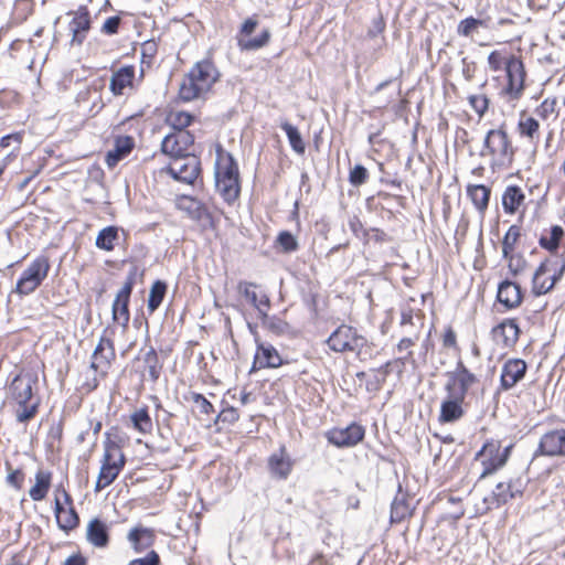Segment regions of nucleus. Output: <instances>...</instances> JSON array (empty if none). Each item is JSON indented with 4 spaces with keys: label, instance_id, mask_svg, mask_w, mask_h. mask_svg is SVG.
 <instances>
[{
    "label": "nucleus",
    "instance_id": "obj_1",
    "mask_svg": "<svg viewBox=\"0 0 565 565\" xmlns=\"http://www.w3.org/2000/svg\"><path fill=\"white\" fill-rule=\"evenodd\" d=\"M480 383L477 374L472 373L466 364L458 360L452 372L448 373L445 384L446 396L439 407V424H454L466 415V398L470 390Z\"/></svg>",
    "mask_w": 565,
    "mask_h": 565
},
{
    "label": "nucleus",
    "instance_id": "obj_2",
    "mask_svg": "<svg viewBox=\"0 0 565 565\" xmlns=\"http://www.w3.org/2000/svg\"><path fill=\"white\" fill-rule=\"evenodd\" d=\"M128 445L129 437L119 426H111L105 431L100 467L94 487L95 492L108 488L122 472L127 463L125 448Z\"/></svg>",
    "mask_w": 565,
    "mask_h": 565
},
{
    "label": "nucleus",
    "instance_id": "obj_3",
    "mask_svg": "<svg viewBox=\"0 0 565 565\" xmlns=\"http://www.w3.org/2000/svg\"><path fill=\"white\" fill-rule=\"evenodd\" d=\"M215 186L223 201L234 204L241 196L242 181L237 161L222 143L215 145Z\"/></svg>",
    "mask_w": 565,
    "mask_h": 565
},
{
    "label": "nucleus",
    "instance_id": "obj_4",
    "mask_svg": "<svg viewBox=\"0 0 565 565\" xmlns=\"http://www.w3.org/2000/svg\"><path fill=\"white\" fill-rule=\"evenodd\" d=\"M36 380L31 375L19 373L8 386L9 399L13 404L15 420L28 424L33 420L40 411V398L34 396Z\"/></svg>",
    "mask_w": 565,
    "mask_h": 565
},
{
    "label": "nucleus",
    "instance_id": "obj_5",
    "mask_svg": "<svg viewBox=\"0 0 565 565\" xmlns=\"http://www.w3.org/2000/svg\"><path fill=\"white\" fill-rule=\"evenodd\" d=\"M326 344L334 353H355L360 360H364L367 351L374 347L356 328L347 323L338 326Z\"/></svg>",
    "mask_w": 565,
    "mask_h": 565
},
{
    "label": "nucleus",
    "instance_id": "obj_6",
    "mask_svg": "<svg viewBox=\"0 0 565 565\" xmlns=\"http://www.w3.org/2000/svg\"><path fill=\"white\" fill-rule=\"evenodd\" d=\"M218 72L211 61H200L190 71L188 79L180 87V98L191 102L207 92L217 81Z\"/></svg>",
    "mask_w": 565,
    "mask_h": 565
},
{
    "label": "nucleus",
    "instance_id": "obj_7",
    "mask_svg": "<svg viewBox=\"0 0 565 565\" xmlns=\"http://www.w3.org/2000/svg\"><path fill=\"white\" fill-rule=\"evenodd\" d=\"M565 275V260L545 256L536 266L531 278V294L541 297L553 291Z\"/></svg>",
    "mask_w": 565,
    "mask_h": 565
},
{
    "label": "nucleus",
    "instance_id": "obj_8",
    "mask_svg": "<svg viewBox=\"0 0 565 565\" xmlns=\"http://www.w3.org/2000/svg\"><path fill=\"white\" fill-rule=\"evenodd\" d=\"M159 174L171 177L184 184L195 185L198 180L202 182L201 160L190 153L171 158L169 163L159 170Z\"/></svg>",
    "mask_w": 565,
    "mask_h": 565
},
{
    "label": "nucleus",
    "instance_id": "obj_9",
    "mask_svg": "<svg viewBox=\"0 0 565 565\" xmlns=\"http://www.w3.org/2000/svg\"><path fill=\"white\" fill-rule=\"evenodd\" d=\"M53 512L58 529L65 533H70L79 526L81 518L75 509L74 499L62 483L54 489Z\"/></svg>",
    "mask_w": 565,
    "mask_h": 565
},
{
    "label": "nucleus",
    "instance_id": "obj_10",
    "mask_svg": "<svg viewBox=\"0 0 565 565\" xmlns=\"http://www.w3.org/2000/svg\"><path fill=\"white\" fill-rule=\"evenodd\" d=\"M512 448L513 445L502 448L500 440L488 439L475 457L482 467L480 479L487 478L503 468L511 456Z\"/></svg>",
    "mask_w": 565,
    "mask_h": 565
},
{
    "label": "nucleus",
    "instance_id": "obj_11",
    "mask_svg": "<svg viewBox=\"0 0 565 565\" xmlns=\"http://www.w3.org/2000/svg\"><path fill=\"white\" fill-rule=\"evenodd\" d=\"M51 270V259L47 255L36 256L19 277L14 291L21 296L34 292L47 278Z\"/></svg>",
    "mask_w": 565,
    "mask_h": 565
},
{
    "label": "nucleus",
    "instance_id": "obj_12",
    "mask_svg": "<svg viewBox=\"0 0 565 565\" xmlns=\"http://www.w3.org/2000/svg\"><path fill=\"white\" fill-rule=\"evenodd\" d=\"M115 330L105 328L90 356V369L102 379L108 375L116 361Z\"/></svg>",
    "mask_w": 565,
    "mask_h": 565
},
{
    "label": "nucleus",
    "instance_id": "obj_13",
    "mask_svg": "<svg viewBox=\"0 0 565 565\" xmlns=\"http://www.w3.org/2000/svg\"><path fill=\"white\" fill-rule=\"evenodd\" d=\"M489 64L492 70H498L502 64L505 65L508 85L504 92L512 98L518 97L522 89L525 77L524 66L521 60L512 56L504 60L498 51H493L489 56Z\"/></svg>",
    "mask_w": 565,
    "mask_h": 565
},
{
    "label": "nucleus",
    "instance_id": "obj_14",
    "mask_svg": "<svg viewBox=\"0 0 565 565\" xmlns=\"http://www.w3.org/2000/svg\"><path fill=\"white\" fill-rule=\"evenodd\" d=\"M482 156L491 157L495 166H509L513 158V148L505 131L493 129L487 134Z\"/></svg>",
    "mask_w": 565,
    "mask_h": 565
},
{
    "label": "nucleus",
    "instance_id": "obj_15",
    "mask_svg": "<svg viewBox=\"0 0 565 565\" xmlns=\"http://www.w3.org/2000/svg\"><path fill=\"white\" fill-rule=\"evenodd\" d=\"M138 267L134 266L128 273L122 287L116 294L111 306V318L115 322L127 328L130 320L129 302L134 286L137 282Z\"/></svg>",
    "mask_w": 565,
    "mask_h": 565
},
{
    "label": "nucleus",
    "instance_id": "obj_16",
    "mask_svg": "<svg viewBox=\"0 0 565 565\" xmlns=\"http://www.w3.org/2000/svg\"><path fill=\"white\" fill-rule=\"evenodd\" d=\"M366 429L363 425L352 422L347 427H332L324 433L327 441L337 448H353L363 441Z\"/></svg>",
    "mask_w": 565,
    "mask_h": 565
},
{
    "label": "nucleus",
    "instance_id": "obj_17",
    "mask_svg": "<svg viewBox=\"0 0 565 565\" xmlns=\"http://www.w3.org/2000/svg\"><path fill=\"white\" fill-rule=\"evenodd\" d=\"M396 372L398 375H402L404 372V359H392L384 364H382L379 367L371 369L369 374L365 372H359L356 374V377L359 380L364 379L365 376H369V379L365 382L366 391L369 392H379L384 384L386 383V380L388 375L392 372Z\"/></svg>",
    "mask_w": 565,
    "mask_h": 565
},
{
    "label": "nucleus",
    "instance_id": "obj_18",
    "mask_svg": "<svg viewBox=\"0 0 565 565\" xmlns=\"http://www.w3.org/2000/svg\"><path fill=\"white\" fill-rule=\"evenodd\" d=\"M502 207L508 215H518L522 220L532 200L527 199L525 190L518 184H508L501 195Z\"/></svg>",
    "mask_w": 565,
    "mask_h": 565
},
{
    "label": "nucleus",
    "instance_id": "obj_19",
    "mask_svg": "<svg viewBox=\"0 0 565 565\" xmlns=\"http://www.w3.org/2000/svg\"><path fill=\"white\" fill-rule=\"evenodd\" d=\"M527 373V363L521 358H509L501 366L499 390L507 392L522 382Z\"/></svg>",
    "mask_w": 565,
    "mask_h": 565
},
{
    "label": "nucleus",
    "instance_id": "obj_20",
    "mask_svg": "<svg viewBox=\"0 0 565 565\" xmlns=\"http://www.w3.org/2000/svg\"><path fill=\"white\" fill-rule=\"evenodd\" d=\"M535 455L565 458V428H554L544 433L540 438Z\"/></svg>",
    "mask_w": 565,
    "mask_h": 565
},
{
    "label": "nucleus",
    "instance_id": "obj_21",
    "mask_svg": "<svg viewBox=\"0 0 565 565\" xmlns=\"http://www.w3.org/2000/svg\"><path fill=\"white\" fill-rule=\"evenodd\" d=\"M258 25L255 18H248L244 21L237 34V45L242 51H256L266 46L270 39L268 29H264L256 38H250V34Z\"/></svg>",
    "mask_w": 565,
    "mask_h": 565
},
{
    "label": "nucleus",
    "instance_id": "obj_22",
    "mask_svg": "<svg viewBox=\"0 0 565 565\" xmlns=\"http://www.w3.org/2000/svg\"><path fill=\"white\" fill-rule=\"evenodd\" d=\"M256 350L249 373L264 369H277L284 365V360L277 349L256 339Z\"/></svg>",
    "mask_w": 565,
    "mask_h": 565
},
{
    "label": "nucleus",
    "instance_id": "obj_23",
    "mask_svg": "<svg viewBox=\"0 0 565 565\" xmlns=\"http://www.w3.org/2000/svg\"><path fill=\"white\" fill-rule=\"evenodd\" d=\"M520 333L516 318H505L490 331L492 341L501 348H513L519 341Z\"/></svg>",
    "mask_w": 565,
    "mask_h": 565
},
{
    "label": "nucleus",
    "instance_id": "obj_24",
    "mask_svg": "<svg viewBox=\"0 0 565 565\" xmlns=\"http://www.w3.org/2000/svg\"><path fill=\"white\" fill-rule=\"evenodd\" d=\"M136 147L135 138L128 135L114 134L113 149L105 154V164L108 169H114L117 164L130 156Z\"/></svg>",
    "mask_w": 565,
    "mask_h": 565
},
{
    "label": "nucleus",
    "instance_id": "obj_25",
    "mask_svg": "<svg viewBox=\"0 0 565 565\" xmlns=\"http://www.w3.org/2000/svg\"><path fill=\"white\" fill-rule=\"evenodd\" d=\"M537 244L541 249L548 253L551 257L558 254L561 249H565V230L559 224H551L544 227L539 237Z\"/></svg>",
    "mask_w": 565,
    "mask_h": 565
},
{
    "label": "nucleus",
    "instance_id": "obj_26",
    "mask_svg": "<svg viewBox=\"0 0 565 565\" xmlns=\"http://www.w3.org/2000/svg\"><path fill=\"white\" fill-rule=\"evenodd\" d=\"M524 299V291L516 281L505 279L498 286L497 300L505 310L519 308Z\"/></svg>",
    "mask_w": 565,
    "mask_h": 565
},
{
    "label": "nucleus",
    "instance_id": "obj_27",
    "mask_svg": "<svg viewBox=\"0 0 565 565\" xmlns=\"http://www.w3.org/2000/svg\"><path fill=\"white\" fill-rule=\"evenodd\" d=\"M194 143V137L188 131H175L164 137L161 150L171 158L189 153Z\"/></svg>",
    "mask_w": 565,
    "mask_h": 565
},
{
    "label": "nucleus",
    "instance_id": "obj_28",
    "mask_svg": "<svg viewBox=\"0 0 565 565\" xmlns=\"http://www.w3.org/2000/svg\"><path fill=\"white\" fill-rule=\"evenodd\" d=\"M73 15L68 28L72 33V45H82L88 31L90 30V15L85 6H81L77 10L68 12Z\"/></svg>",
    "mask_w": 565,
    "mask_h": 565
},
{
    "label": "nucleus",
    "instance_id": "obj_29",
    "mask_svg": "<svg viewBox=\"0 0 565 565\" xmlns=\"http://www.w3.org/2000/svg\"><path fill=\"white\" fill-rule=\"evenodd\" d=\"M238 292L254 306L259 316H265L270 308V300L266 294L260 290V287L255 282L241 281L237 285Z\"/></svg>",
    "mask_w": 565,
    "mask_h": 565
},
{
    "label": "nucleus",
    "instance_id": "obj_30",
    "mask_svg": "<svg viewBox=\"0 0 565 565\" xmlns=\"http://www.w3.org/2000/svg\"><path fill=\"white\" fill-rule=\"evenodd\" d=\"M267 467L275 479L286 480L290 476L294 469V460L290 458L285 446H281L277 452L268 457Z\"/></svg>",
    "mask_w": 565,
    "mask_h": 565
},
{
    "label": "nucleus",
    "instance_id": "obj_31",
    "mask_svg": "<svg viewBox=\"0 0 565 565\" xmlns=\"http://www.w3.org/2000/svg\"><path fill=\"white\" fill-rule=\"evenodd\" d=\"M86 540L96 548H106L110 543V529L106 521L93 518L86 526Z\"/></svg>",
    "mask_w": 565,
    "mask_h": 565
},
{
    "label": "nucleus",
    "instance_id": "obj_32",
    "mask_svg": "<svg viewBox=\"0 0 565 565\" xmlns=\"http://www.w3.org/2000/svg\"><path fill=\"white\" fill-rule=\"evenodd\" d=\"M53 483V472L45 468H38L34 472L33 482L28 491L29 497L34 502H41L46 499Z\"/></svg>",
    "mask_w": 565,
    "mask_h": 565
},
{
    "label": "nucleus",
    "instance_id": "obj_33",
    "mask_svg": "<svg viewBox=\"0 0 565 565\" xmlns=\"http://www.w3.org/2000/svg\"><path fill=\"white\" fill-rule=\"evenodd\" d=\"M521 493V491H513V482L511 480L501 481L497 483L494 490L483 499V502L487 510L498 509Z\"/></svg>",
    "mask_w": 565,
    "mask_h": 565
},
{
    "label": "nucleus",
    "instance_id": "obj_34",
    "mask_svg": "<svg viewBox=\"0 0 565 565\" xmlns=\"http://www.w3.org/2000/svg\"><path fill=\"white\" fill-rule=\"evenodd\" d=\"M127 540L136 553H142L154 544L156 532L153 529L138 524L129 530Z\"/></svg>",
    "mask_w": 565,
    "mask_h": 565
},
{
    "label": "nucleus",
    "instance_id": "obj_35",
    "mask_svg": "<svg viewBox=\"0 0 565 565\" xmlns=\"http://www.w3.org/2000/svg\"><path fill=\"white\" fill-rule=\"evenodd\" d=\"M491 193V188L484 184L469 183L466 186V195L481 217H484L489 209Z\"/></svg>",
    "mask_w": 565,
    "mask_h": 565
},
{
    "label": "nucleus",
    "instance_id": "obj_36",
    "mask_svg": "<svg viewBox=\"0 0 565 565\" xmlns=\"http://www.w3.org/2000/svg\"><path fill=\"white\" fill-rule=\"evenodd\" d=\"M129 425L142 436L151 435L154 428L149 406L142 405L135 408L129 415Z\"/></svg>",
    "mask_w": 565,
    "mask_h": 565
},
{
    "label": "nucleus",
    "instance_id": "obj_37",
    "mask_svg": "<svg viewBox=\"0 0 565 565\" xmlns=\"http://www.w3.org/2000/svg\"><path fill=\"white\" fill-rule=\"evenodd\" d=\"M413 514L414 508L411 507L409 494L399 490L391 504V523H401L406 519L412 518Z\"/></svg>",
    "mask_w": 565,
    "mask_h": 565
},
{
    "label": "nucleus",
    "instance_id": "obj_38",
    "mask_svg": "<svg viewBox=\"0 0 565 565\" xmlns=\"http://www.w3.org/2000/svg\"><path fill=\"white\" fill-rule=\"evenodd\" d=\"M137 360H141L143 363V367L141 370V374L145 375L148 373L149 379L152 382H156L162 370V364L159 361L158 353L153 347H149L148 350H140V354L136 358Z\"/></svg>",
    "mask_w": 565,
    "mask_h": 565
},
{
    "label": "nucleus",
    "instance_id": "obj_39",
    "mask_svg": "<svg viewBox=\"0 0 565 565\" xmlns=\"http://www.w3.org/2000/svg\"><path fill=\"white\" fill-rule=\"evenodd\" d=\"M175 207L193 220H201L206 213L204 203L192 195L181 194L175 198Z\"/></svg>",
    "mask_w": 565,
    "mask_h": 565
},
{
    "label": "nucleus",
    "instance_id": "obj_40",
    "mask_svg": "<svg viewBox=\"0 0 565 565\" xmlns=\"http://www.w3.org/2000/svg\"><path fill=\"white\" fill-rule=\"evenodd\" d=\"M135 77L134 66H125L113 74L110 89L115 95H122L125 88L130 87Z\"/></svg>",
    "mask_w": 565,
    "mask_h": 565
},
{
    "label": "nucleus",
    "instance_id": "obj_41",
    "mask_svg": "<svg viewBox=\"0 0 565 565\" xmlns=\"http://www.w3.org/2000/svg\"><path fill=\"white\" fill-rule=\"evenodd\" d=\"M518 129L522 137H526L530 140H537L540 138L539 119L530 115L526 110H522L520 114Z\"/></svg>",
    "mask_w": 565,
    "mask_h": 565
},
{
    "label": "nucleus",
    "instance_id": "obj_42",
    "mask_svg": "<svg viewBox=\"0 0 565 565\" xmlns=\"http://www.w3.org/2000/svg\"><path fill=\"white\" fill-rule=\"evenodd\" d=\"M195 116L182 108H170L166 121L175 131H184L193 121Z\"/></svg>",
    "mask_w": 565,
    "mask_h": 565
},
{
    "label": "nucleus",
    "instance_id": "obj_43",
    "mask_svg": "<svg viewBox=\"0 0 565 565\" xmlns=\"http://www.w3.org/2000/svg\"><path fill=\"white\" fill-rule=\"evenodd\" d=\"M119 239V227L115 225H109L102 228L95 241V245L97 248L105 252H113L116 247V244Z\"/></svg>",
    "mask_w": 565,
    "mask_h": 565
},
{
    "label": "nucleus",
    "instance_id": "obj_44",
    "mask_svg": "<svg viewBox=\"0 0 565 565\" xmlns=\"http://www.w3.org/2000/svg\"><path fill=\"white\" fill-rule=\"evenodd\" d=\"M168 291V285L163 280H156L152 282L147 301V310L152 315L162 303Z\"/></svg>",
    "mask_w": 565,
    "mask_h": 565
},
{
    "label": "nucleus",
    "instance_id": "obj_45",
    "mask_svg": "<svg viewBox=\"0 0 565 565\" xmlns=\"http://www.w3.org/2000/svg\"><path fill=\"white\" fill-rule=\"evenodd\" d=\"M522 226L512 224L505 232L501 241L502 254L518 252L522 237Z\"/></svg>",
    "mask_w": 565,
    "mask_h": 565
},
{
    "label": "nucleus",
    "instance_id": "obj_46",
    "mask_svg": "<svg viewBox=\"0 0 565 565\" xmlns=\"http://www.w3.org/2000/svg\"><path fill=\"white\" fill-rule=\"evenodd\" d=\"M280 128L286 132L291 149L298 154H303L306 151V142L298 129L288 121H282Z\"/></svg>",
    "mask_w": 565,
    "mask_h": 565
},
{
    "label": "nucleus",
    "instance_id": "obj_47",
    "mask_svg": "<svg viewBox=\"0 0 565 565\" xmlns=\"http://www.w3.org/2000/svg\"><path fill=\"white\" fill-rule=\"evenodd\" d=\"M502 257L507 262V268L513 277L522 274L527 267L526 258L519 250L510 254H502Z\"/></svg>",
    "mask_w": 565,
    "mask_h": 565
},
{
    "label": "nucleus",
    "instance_id": "obj_48",
    "mask_svg": "<svg viewBox=\"0 0 565 565\" xmlns=\"http://www.w3.org/2000/svg\"><path fill=\"white\" fill-rule=\"evenodd\" d=\"M4 467L7 470V477H6L7 484L17 491L22 490L24 487L25 478H26V475H25V471L23 470V468H21V467L14 468L12 466V463L9 461H6Z\"/></svg>",
    "mask_w": 565,
    "mask_h": 565
},
{
    "label": "nucleus",
    "instance_id": "obj_49",
    "mask_svg": "<svg viewBox=\"0 0 565 565\" xmlns=\"http://www.w3.org/2000/svg\"><path fill=\"white\" fill-rule=\"evenodd\" d=\"M275 247L285 254H290L299 249V243L289 231H281L275 239Z\"/></svg>",
    "mask_w": 565,
    "mask_h": 565
},
{
    "label": "nucleus",
    "instance_id": "obj_50",
    "mask_svg": "<svg viewBox=\"0 0 565 565\" xmlns=\"http://www.w3.org/2000/svg\"><path fill=\"white\" fill-rule=\"evenodd\" d=\"M420 333L417 332L413 337H404L402 338L396 349L399 353L405 352L406 354L404 356H401L399 359H404V366L406 365V362H414V352L413 348L416 345L417 341L419 340Z\"/></svg>",
    "mask_w": 565,
    "mask_h": 565
},
{
    "label": "nucleus",
    "instance_id": "obj_51",
    "mask_svg": "<svg viewBox=\"0 0 565 565\" xmlns=\"http://www.w3.org/2000/svg\"><path fill=\"white\" fill-rule=\"evenodd\" d=\"M366 115L371 118H380V120L376 124H371L370 129L372 132L369 136V142L371 145L375 143L376 138L381 135V132L384 130L386 122L382 120L384 117V108H373L371 110L365 111Z\"/></svg>",
    "mask_w": 565,
    "mask_h": 565
},
{
    "label": "nucleus",
    "instance_id": "obj_52",
    "mask_svg": "<svg viewBox=\"0 0 565 565\" xmlns=\"http://www.w3.org/2000/svg\"><path fill=\"white\" fill-rule=\"evenodd\" d=\"M480 28H487V23L484 20L476 19L473 17H469L465 20H461L457 26V33L462 36H472L475 32H477Z\"/></svg>",
    "mask_w": 565,
    "mask_h": 565
},
{
    "label": "nucleus",
    "instance_id": "obj_53",
    "mask_svg": "<svg viewBox=\"0 0 565 565\" xmlns=\"http://www.w3.org/2000/svg\"><path fill=\"white\" fill-rule=\"evenodd\" d=\"M349 228L356 238L361 239L364 244L369 243V228H365L358 215L349 218Z\"/></svg>",
    "mask_w": 565,
    "mask_h": 565
},
{
    "label": "nucleus",
    "instance_id": "obj_54",
    "mask_svg": "<svg viewBox=\"0 0 565 565\" xmlns=\"http://www.w3.org/2000/svg\"><path fill=\"white\" fill-rule=\"evenodd\" d=\"M441 345L446 350H454L459 352L457 332L452 326H446L441 334Z\"/></svg>",
    "mask_w": 565,
    "mask_h": 565
},
{
    "label": "nucleus",
    "instance_id": "obj_55",
    "mask_svg": "<svg viewBox=\"0 0 565 565\" xmlns=\"http://www.w3.org/2000/svg\"><path fill=\"white\" fill-rule=\"evenodd\" d=\"M189 401L194 403L202 414L210 416L215 412L213 404L200 393L191 392Z\"/></svg>",
    "mask_w": 565,
    "mask_h": 565
},
{
    "label": "nucleus",
    "instance_id": "obj_56",
    "mask_svg": "<svg viewBox=\"0 0 565 565\" xmlns=\"http://www.w3.org/2000/svg\"><path fill=\"white\" fill-rule=\"evenodd\" d=\"M369 179V171L361 164L354 166L349 172V181L354 186L364 184Z\"/></svg>",
    "mask_w": 565,
    "mask_h": 565
},
{
    "label": "nucleus",
    "instance_id": "obj_57",
    "mask_svg": "<svg viewBox=\"0 0 565 565\" xmlns=\"http://www.w3.org/2000/svg\"><path fill=\"white\" fill-rule=\"evenodd\" d=\"M239 419L238 409L233 406H226L221 409L216 417V423H222L224 425L231 426L234 425Z\"/></svg>",
    "mask_w": 565,
    "mask_h": 565
},
{
    "label": "nucleus",
    "instance_id": "obj_58",
    "mask_svg": "<svg viewBox=\"0 0 565 565\" xmlns=\"http://www.w3.org/2000/svg\"><path fill=\"white\" fill-rule=\"evenodd\" d=\"M259 317L262 319L263 326L276 334H281L287 329V323L278 318H275V317L270 318V317H268L267 313H266V317L265 316H259Z\"/></svg>",
    "mask_w": 565,
    "mask_h": 565
},
{
    "label": "nucleus",
    "instance_id": "obj_59",
    "mask_svg": "<svg viewBox=\"0 0 565 565\" xmlns=\"http://www.w3.org/2000/svg\"><path fill=\"white\" fill-rule=\"evenodd\" d=\"M160 564H161L160 556L154 550L149 551L146 554V556L134 558L128 563V565H160Z\"/></svg>",
    "mask_w": 565,
    "mask_h": 565
},
{
    "label": "nucleus",
    "instance_id": "obj_60",
    "mask_svg": "<svg viewBox=\"0 0 565 565\" xmlns=\"http://www.w3.org/2000/svg\"><path fill=\"white\" fill-rule=\"evenodd\" d=\"M120 24V18L119 17H110L106 19L102 26V32L108 35H113L117 33L118 28Z\"/></svg>",
    "mask_w": 565,
    "mask_h": 565
},
{
    "label": "nucleus",
    "instance_id": "obj_61",
    "mask_svg": "<svg viewBox=\"0 0 565 565\" xmlns=\"http://www.w3.org/2000/svg\"><path fill=\"white\" fill-rule=\"evenodd\" d=\"M305 565H333L331 557L323 552L313 553Z\"/></svg>",
    "mask_w": 565,
    "mask_h": 565
},
{
    "label": "nucleus",
    "instance_id": "obj_62",
    "mask_svg": "<svg viewBox=\"0 0 565 565\" xmlns=\"http://www.w3.org/2000/svg\"><path fill=\"white\" fill-rule=\"evenodd\" d=\"M370 241H374L376 243H384L388 241V235L386 234L385 231L381 228L372 227L369 228V242Z\"/></svg>",
    "mask_w": 565,
    "mask_h": 565
},
{
    "label": "nucleus",
    "instance_id": "obj_63",
    "mask_svg": "<svg viewBox=\"0 0 565 565\" xmlns=\"http://www.w3.org/2000/svg\"><path fill=\"white\" fill-rule=\"evenodd\" d=\"M87 558L78 552L68 556L62 565H87Z\"/></svg>",
    "mask_w": 565,
    "mask_h": 565
},
{
    "label": "nucleus",
    "instance_id": "obj_64",
    "mask_svg": "<svg viewBox=\"0 0 565 565\" xmlns=\"http://www.w3.org/2000/svg\"><path fill=\"white\" fill-rule=\"evenodd\" d=\"M6 565H29V562L25 559L24 552H18L9 558Z\"/></svg>",
    "mask_w": 565,
    "mask_h": 565
}]
</instances>
